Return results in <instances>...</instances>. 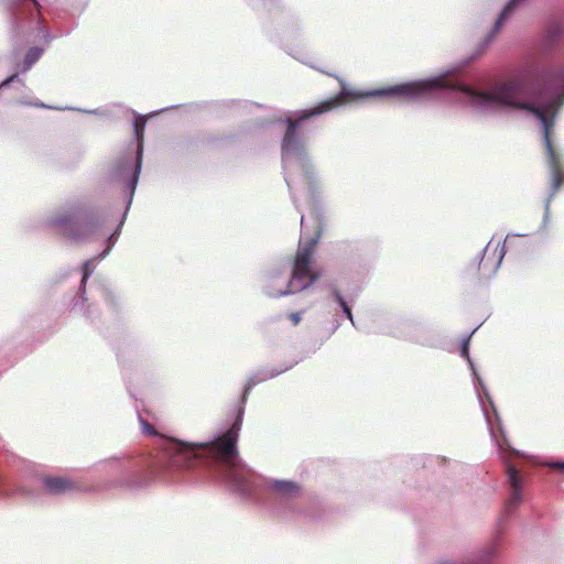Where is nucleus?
<instances>
[{
	"instance_id": "nucleus-13",
	"label": "nucleus",
	"mask_w": 564,
	"mask_h": 564,
	"mask_svg": "<svg viewBox=\"0 0 564 564\" xmlns=\"http://www.w3.org/2000/svg\"><path fill=\"white\" fill-rule=\"evenodd\" d=\"M144 128H145V120L142 117H139L134 121V133H135L137 139L140 142L142 141V138H143Z\"/></svg>"
},
{
	"instance_id": "nucleus-18",
	"label": "nucleus",
	"mask_w": 564,
	"mask_h": 564,
	"mask_svg": "<svg viewBox=\"0 0 564 564\" xmlns=\"http://www.w3.org/2000/svg\"><path fill=\"white\" fill-rule=\"evenodd\" d=\"M468 345H469V339H465L463 345H462L463 356H467L468 355Z\"/></svg>"
},
{
	"instance_id": "nucleus-8",
	"label": "nucleus",
	"mask_w": 564,
	"mask_h": 564,
	"mask_svg": "<svg viewBox=\"0 0 564 564\" xmlns=\"http://www.w3.org/2000/svg\"><path fill=\"white\" fill-rule=\"evenodd\" d=\"M519 1L520 0H510L509 3L503 8L495 23L492 32L486 37L484 43L480 45L475 57L480 56L485 52L492 37L500 31L503 22L509 18V15L511 14L512 10L514 9Z\"/></svg>"
},
{
	"instance_id": "nucleus-9",
	"label": "nucleus",
	"mask_w": 564,
	"mask_h": 564,
	"mask_svg": "<svg viewBox=\"0 0 564 564\" xmlns=\"http://www.w3.org/2000/svg\"><path fill=\"white\" fill-rule=\"evenodd\" d=\"M44 486L54 495L65 494L75 489V482L65 477H45Z\"/></svg>"
},
{
	"instance_id": "nucleus-15",
	"label": "nucleus",
	"mask_w": 564,
	"mask_h": 564,
	"mask_svg": "<svg viewBox=\"0 0 564 564\" xmlns=\"http://www.w3.org/2000/svg\"><path fill=\"white\" fill-rule=\"evenodd\" d=\"M337 296V301L338 303L340 304V306L343 307V311L344 313L346 314V316L352 322V313H351V310L350 307L348 306V304L345 302V300L340 296L339 293L336 294Z\"/></svg>"
},
{
	"instance_id": "nucleus-16",
	"label": "nucleus",
	"mask_w": 564,
	"mask_h": 564,
	"mask_svg": "<svg viewBox=\"0 0 564 564\" xmlns=\"http://www.w3.org/2000/svg\"><path fill=\"white\" fill-rule=\"evenodd\" d=\"M289 319L291 321V323L296 326L300 324V322L302 321V314L300 312H294V313H291L289 315Z\"/></svg>"
},
{
	"instance_id": "nucleus-3",
	"label": "nucleus",
	"mask_w": 564,
	"mask_h": 564,
	"mask_svg": "<svg viewBox=\"0 0 564 564\" xmlns=\"http://www.w3.org/2000/svg\"><path fill=\"white\" fill-rule=\"evenodd\" d=\"M349 95L347 91H341L336 97H333L330 99L324 100L313 107L312 109L302 111L297 118L295 119H288L286 123V130L284 133V137L282 139V153L283 154H290L299 151L301 149V138L299 135V128L302 124L303 121L308 120L315 116L323 115L325 112H328L338 106H340L346 97Z\"/></svg>"
},
{
	"instance_id": "nucleus-11",
	"label": "nucleus",
	"mask_w": 564,
	"mask_h": 564,
	"mask_svg": "<svg viewBox=\"0 0 564 564\" xmlns=\"http://www.w3.org/2000/svg\"><path fill=\"white\" fill-rule=\"evenodd\" d=\"M56 226L64 228V235L72 239H77L79 236L74 231V227L78 225L73 213L61 214L54 218Z\"/></svg>"
},
{
	"instance_id": "nucleus-20",
	"label": "nucleus",
	"mask_w": 564,
	"mask_h": 564,
	"mask_svg": "<svg viewBox=\"0 0 564 564\" xmlns=\"http://www.w3.org/2000/svg\"><path fill=\"white\" fill-rule=\"evenodd\" d=\"M34 4H36V0H32Z\"/></svg>"
},
{
	"instance_id": "nucleus-19",
	"label": "nucleus",
	"mask_w": 564,
	"mask_h": 564,
	"mask_svg": "<svg viewBox=\"0 0 564 564\" xmlns=\"http://www.w3.org/2000/svg\"><path fill=\"white\" fill-rule=\"evenodd\" d=\"M552 467H553V468H556V469H558V470H561V471H563V473H564V462L553 463V464H552Z\"/></svg>"
},
{
	"instance_id": "nucleus-6",
	"label": "nucleus",
	"mask_w": 564,
	"mask_h": 564,
	"mask_svg": "<svg viewBox=\"0 0 564 564\" xmlns=\"http://www.w3.org/2000/svg\"><path fill=\"white\" fill-rule=\"evenodd\" d=\"M506 253L505 242L490 241L484 249L482 258L479 262V269L495 272L501 264Z\"/></svg>"
},
{
	"instance_id": "nucleus-2",
	"label": "nucleus",
	"mask_w": 564,
	"mask_h": 564,
	"mask_svg": "<svg viewBox=\"0 0 564 564\" xmlns=\"http://www.w3.org/2000/svg\"><path fill=\"white\" fill-rule=\"evenodd\" d=\"M242 417L239 414L231 426L208 443H189L176 438L169 440L166 452L171 464L178 468L194 467L198 462L208 459L224 467L228 476L236 481L240 468L237 442L241 430Z\"/></svg>"
},
{
	"instance_id": "nucleus-17",
	"label": "nucleus",
	"mask_w": 564,
	"mask_h": 564,
	"mask_svg": "<svg viewBox=\"0 0 564 564\" xmlns=\"http://www.w3.org/2000/svg\"><path fill=\"white\" fill-rule=\"evenodd\" d=\"M18 77V74H13L9 76L7 79H4L2 83H0V89L8 86L10 83H12Z\"/></svg>"
},
{
	"instance_id": "nucleus-7",
	"label": "nucleus",
	"mask_w": 564,
	"mask_h": 564,
	"mask_svg": "<svg viewBox=\"0 0 564 564\" xmlns=\"http://www.w3.org/2000/svg\"><path fill=\"white\" fill-rule=\"evenodd\" d=\"M507 475L510 485L511 496L506 502V510L508 512H511L521 503L523 478L519 474L518 469L510 464L507 465Z\"/></svg>"
},
{
	"instance_id": "nucleus-5",
	"label": "nucleus",
	"mask_w": 564,
	"mask_h": 564,
	"mask_svg": "<svg viewBox=\"0 0 564 564\" xmlns=\"http://www.w3.org/2000/svg\"><path fill=\"white\" fill-rule=\"evenodd\" d=\"M435 86V83L430 82H420V83H408L390 86L383 89H375L367 91L364 96L375 97V96H397V97H405L413 98L421 96L425 91L430 90Z\"/></svg>"
},
{
	"instance_id": "nucleus-12",
	"label": "nucleus",
	"mask_w": 564,
	"mask_h": 564,
	"mask_svg": "<svg viewBox=\"0 0 564 564\" xmlns=\"http://www.w3.org/2000/svg\"><path fill=\"white\" fill-rule=\"evenodd\" d=\"M42 50L39 47H32L28 51L24 58V68H30L41 56Z\"/></svg>"
},
{
	"instance_id": "nucleus-1",
	"label": "nucleus",
	"mask_w": 564,
	"mask_h": 564,
	"mask_svg": "<svg viewBox=\"0 0 564 564\" xmlns=\"http://www.w3.org/2000/svg\"><path fill=\"white\" fill-rule=\"evenodd\" d=\"M460 90L467 95L469 105L475 109L489 111L510 107L527 110L541 121L552 172L551 196H554L564 184V169L551 141L554 120L547 115L557 110L564 102V96L544 101V85L533 64L524 66L507 82L498 84L489 90H477L468 86H463Z\"/></svg>"
},
{
	"instance_id": "nucleus-10",
	"label": "nucleus",
	"mask_w": 564,
	"mask_h": 564,
	"mask_svg": "<svg viewBox=\"0 0 564 564\" xmlns=\"http://www.w3.org/2000/svg\"><path fill=\"white\" fill-rule=\"evenodd\" d=\"M272 491L280 498H294L300 494V486L290 480H274L270 484Z\"/></svg>"
},
{
	"instance_id": "nucleus-4",
	"label": "nucleus",
	"mask_w": 564,
	"mask_h": 564,
	"mask_svg": "<svg viewBox=\"0 0 564 564\" xmlns=\"http://www.w3.org/2000/svg\"><path fill=\"white\" fill-rule=\"evenodd\" d=\"M316 243L317 239H312L308 243L297 250L293 263L292 278L289 282L288 291L283 294L304 290L311 286L318 279V272L314 271L312 268L313 253Z\"/></svg>"
},
{
	"instance_id": "nucleus-14",
	"label": "nucleus",
	"mask_w": 564,
	"mask_h": 564,
	"mask_svg": "<svg viewBox=\"0 0 564 564\" xmlns=\"http://www.w3.org/2000/svg\"><path fill=\"white\" fill-rule=\"evenodd\" d=\"M139 421H140L141 426H142V432L144 434L150 435V436H156L158 435V432L154 429V426L151 425L148 421H145L142 417H140Z\"/></svg>"
}]
</instances>
